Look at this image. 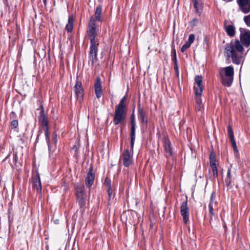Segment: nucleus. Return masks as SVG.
<instances>
[{
    "mask_svg": "<svg viewBox=\"0 0 250 250\" xmlns=\"http://www.w3.org/2000/svg\"><path fill=\"white\" fill-rule=\"evenodd\" d=\"M192 0L193 1V4H194L195 6L196 5L197 1H198V0Z\"/></svg>",
    "mask_w": 250,
    "mask_h": 250,
    "instance_id": "48",
    "label": "nucleus"
},
{
    "mask_svg": "<svg viewBox=\"0 0 250 250\" xmlns=\"http://www.w3.org/2000/svg\"><path fill=\"white\" fill-rule=\"evenodd\" d=\"M130 149L133 152V147L135 141V130L136 126L135 115L134 114V109L130 115Z\"/></svg>",
    "mask_w": 250,
    "mask_h": 250,
    "instance_id": "5",
    "label": "nucleus"
},
{
    "mask_svg": "<svg viewBox=\"0 0 250 250\" xmlns=\"http://www.w3.org/2000/svg\"><path fill=\"white\" fill-rule=\"evenodd\" d=\"M240 40H232L227 43L225 47V53L228 58H231L234 64L239 65L243 62L242 54L244 46L248 47L250 45V30L240 28Z\"/></svg>",
    "mask_w": 250,
    "mask_h": 250,
    "instance_id": "1",
    "label": "nucleus"
},
{
    "mask_svg": "<svg viewBox=\"0 0 250 250\" xmlns=\"http://www.w3.org/2000/svg\"><path fill=\"white\" fill-rule=\"evenodd\" d=\"M87 32L90 38V44H98L99 41H96L97 30L96 26L95 20L93 17L90 19Z\"/></svg>",
    "mask_w": 250,
    "mask_h": 250,
    "instance_id": "4",
    "label": "nucleus"
},
{
    "mask_svg": "<svg viewBox=\"0 0 250 250\" xmlns=\"http://www.w3.org/2000/svg\"><path fill=\"white\" fill-rule=\"evenodd\" d=\"M240 10L244 14L250 12V2L249 0H237Z\"/></svg>",
    "mask_w": 250,
    "mask_h": 250,
    "instance_id": "13",
    "label": "nucleus"
},
{
    "mask_svg": "<svg viewBox=\"0 0 250 250\" xmlns=\"http://www.w3.org/2000/svg\"><path fill=\"white\" fill-rule=\"evenodd\" d=\"M8 221H9V225L13 221V219H11V217H10V215L9 214L8 215Z\"/></svg>",
    "mask_w": 250,
    "mask_h": 250,
    "instance_id": "46",
    "label": "nucleus"
},
{
    "mask_svg": "<svg viewBox=\"0 0 250 250\" xmlns=\"http://www.w3.org/2000/svg\"><path fill=\"white\" fill-rule=\"evenodd\" d=\"M107 192H108V197L109 200L111 199H113L114 198V195H112V188H107Z\"/></svg>",
    "mask_w": 250,
    "mask_h": 250,
    "instance_id": "35",
    "label": "nucleus"
},
{
    "mask_svg": "<svg viewBox=\"0 0 250 250\" xmlns=\"http://www.w3.org/2000/svg\"><path fill=\"white\" fill-rule=\"evenodd\" d=\"M180 212L184 222L187 224L189 220V208L188 205L187 200L184 201L182 203Z\"/></svg>",
    "mask_w": 250,
    "mask_h": 250,
    "instance_id": "9",
    "label": "nucleus"
},
{
    "mask_svg": "<svg viewBox=\"0 0 250 250\" xmlns=\"http://www.w3.org/2000/svg\"><path fill=\"white\" fill-rule=\"evenodd\" d=\"M208 209H209V213L210 214V219H209V222L211 223L212 217L215 215V213L214 212V209L213 207H212L211 205L208 206Z\"/></svg>",
    "mask_w": 250,
    "mask_h": 250,
    "instance_id": "33",
    "label": "nucleus"
},
{
    "mask_svg": "<svg viewBox=\"0 0 250 250\" xmlns=\"http://www.w3.org/2000/svg\"><path fill=\"white\" fill-rule=\"evenodd\" d=\"M99 42L98 44H90L89 51L88 52V59L93 65L98 61V51Z\"/></svg>",
    "mask_w": 250,
    "mask_h": 250,
    "instance_id": "7",
    "label": "nucleus"
},
{
    "mask_svg": "<svg viewBox=\"0 0 250 250\" xmlns=\"http://www.w3.org/2000/svg\"><path fill=\"white\" fill-rule=\"evenodd\" d=\"M203 78L201 76H196L195 78V83L197 86H194L193 89L196 95L201 96L203 90V85L202 84Z\"/></svg>",
    "mask_w": 250,
    "mask_h": 250,
    "instance_id": "10",
    "label": "nucleus"
},
{
    "mask_svg": "<svg viewBox=\"0 0 250 250\" xmlns=\"http://www.w3.org/2000/svg\"><path fill=\"white\" fill-rule=\"evenodd\" d=\"M76 148V150L75 151H77V147H76V145H74L73 146V149H74Z\"/></svg>",
    "mask_w": 250,
    "mask_h": 250,
    "instance_id": "51",
    "label": "nucleus"
},
{
    "mask_svg": "<svg viewBox=\"0 0 250 250\" xmlns=\"http://www.w3.org/2000/svg\"><path fill=\"white\" fill-rule=\"evenodd\" d=\"M33 188L37 190V192H41L42 191V184L40 175L37 173L32 179Z\"/></svg>",
    "mask_w": 250,
    "mask_h": 250,
    "instance_id": "16",
    "label": "nucleus"
},
{
    "mask_svg": "<svg viewBox=\"0 0 250 250\" xmlns=\"http://www.w3.org/2000/svg\"><path fill=\"white\" fill-rule=\"evenodd\" d=\"M231 170L230 168H228L227 170V176L225 178V182L226 186L229 188H232L231 185Z\"/></svg>",
    "mask_w": 250,
    "mask_h": 250,
    "instance_id": "21",
    "label": "nucleus"
},
{
    "mask_svg": "<svg viewBox=\"0 0 250 250\" xmlns=\"http://www.w3.org/2000/svg\"><path fill=\"white\" fill-rule=\"evenodd\" d=\"M244 21L247 25L250 27V15L245 16L244 18Z\"/></svg>",
    "mask_w": 250,
    "mask_h": 250,
    "instance_id": "37",
    "label": "nucleus"
},
{
    "mask_svg": "<svg viewBox=\"0 0 250 250\" xmlns=\"http://www.w3.org/2000/svg\"><path fill=\"white\" fill-rule=\"evenodd\" d=\"M94 90L97 99L100 98L103 94L102 82L99 76L96 77L94 83Z\"/></svg>",
    "mask_w": 250,
    "mask_h": 250,
    "instance_id": "14",
    "label": "nucleus"
},
{
    "mask_svg": "<svg viewBox=\"0 0 250 250\" xmlns=\"http://www.w3.org/2000/svg\"><path fill=\"white\" fill-rule=\"evenodd\" d=\"M209 163L210 165L216 164V155L214 152H211L209 155Z\"/></svg>",
    "mask_w": 250,
    "mask_h": 250,
    "instance_id": "30",
    "label": "nucleus"
},
{
    "mask_svg": "<svg viewBox=\"0 0 250 250\" xmlns=\"http://www.w3.org/2000/svg\"><path fill=\"white\" fill-rule=\"evenodd\" d=\"M41 133H42V131H39L38 132V134L37 135V138H36V142H37L39 141V136L40 135V134Z\"/></svg>",
    "mask_w": 250,
    "mask_h": 250,
    "instance_id": "45",
    "label": "nucleus"
},
{
    "mask_svg": "<svg viewBox=\"0 0 250 250\" xmlns=\"http://www.w3.org/2000/svg\"><path fill=\"white\" fill-rule=\"evenodd\" d=\"M95 173L93 172V167L91 165L85 179V186L88 188L91 187L93 185Z\"/></svg>",
    "mask_w": 250,
    "mask_h": 250,
    "instance_id": "11",
    "label": "nucleus"
},
{
    "mask_svg": "<svg viewBox=\"0 0 250 250\" xmlns=\"http://www.w3.org/2000/svg\"><path fill=\"white\" fill-rule=\"evenodd\" d=\"M9 117H10V119L11 120L18 119L17 115L14 111H12L10 112V115H9Z\"/></svg>",
    "mask_w": 250,
    "mask_h": 250,
    "instance_id": "38",
    "label": "nucleus"
},
{
    "mask_svg": "<svg viewBox=\"0 0 250 250\" xmlns=\"http://www.w3.org/2000/svg\"><path fill=\"white\" fill-rule=\"evenodd\" d=\"M195 36L194 34H191L189 35V36L188 37V41L187 42H187L188 44L191 45V44L195 40Z\"/></svg>",
    "mask_w": 250,
    "mask_h": 250,
    "instance_id": "34",
    "label": "nucleus"
},
{
    "mask_svg": "<svg viewBox=\"0 0 250 250\" xmlns=\"http://www.w3.org/2000/svg\"><path fill=\"white\" fill-rule=\"evenodd\" d=\"M74 18L73 15L69 16L68 19V22L66 25L65 29L67 32H72L73 29Z\"/></svg>",
    "mask_w": 250,
    "mask_h": 250,
    "instance_id": "19",
    "label": "nucleus"
},
{
    "mask_svg": "<svg viewBox=\"0 0 250 250\" xmlns=\"http://www.w3.org/2000/svg\"><path fill=\"white\" fill-rule=\"evenodd\" d=\"M77 202L82 211H84L85 208L86 198L77 199Z\"/></svg>",
    "mask_w": 250,
    "mask_h": 250,
    "instance_id": "26",
    "label": "nucleus"
},
{
    "mask_svg": "<svg viewBox=\"0 0 250 250\" xmlns=\"http://www.w3.org/2000/svg\"><path fill=\"white\" fill-rule=\"evenodd\" d=\"M18 155L17 152H14L13 157V162L16 166L18 161Z\"/></svg>",
    "mask_w": 250,
    "mask_h": 250,
    "instance_id": "43",
    "label": "nucleus"
},
{
    "mask_svg": "<svg viewBox=\"0 0 250 250\" xmlns=\"http://www.w3.org/2000/svg\"><path fill=\"white\" fill-rule=\"evenodd\" d=\"M165 151L167 152L169 156H172V151L170 147V142L169 140H166L164 144Z\"/></svg>",
    "mask_w": 250,
    "mask_h": 250,
    "instance_id": "22",
    "label": "nucleus"
},
{
    "mask_svg": "<svg viewBox=\"0 0 250 250\" xmlns=\"http://www.w3.org/2000/svg\"><path fill=\"white\" fill-rule=\"evenodd\" d=\"M211 168L212 170L213 175L214 177H218V170L216 167V164L210 165Z\"/></svg>",
    "mask_w": 250,
    "mask_h": 250,
    "instance_id": "31",
    "label": "nucleus"
},
{
    "mask_svg": "<svg viewBox=\"0 0 250 250\" xmlns=\"http://www.w3.org/2000/svg\"><path fill=\"white\" fill-rule=\"evenodd\" d=\"M171 54L172 56V61L174 63V66L178 65V61L176 56V51L175 48V46L173 44L171 45Z\"/></svg>",
    "mask_w": 250,
    "mask_h": 250,
    "instance_id": "24",
    "label": "nucleus"
},
{
    "mask_svg": "<svg viewBox=\"0 0 250 250\" xmlns=\"http://www.w3.org/2000/svg\"><path fill=\"white\" fill-rule=\"evenodd\" d=\"M104 184L106 185L107 188H108L109 187L111 188V180L107 177H106L104 180Z\"/></svg>",
    "mask_w": 250,
    "mask_h": 250,
    "instance_id": "40",
    "label": "nucleus"
},
{
    "mask_svg": "<svg viewBox=\"0 0 250 250\" xmlns=\"http://www.w3.org/2000/svg\"><path fill=\"white\" fill-rule=\"evenodd\" d=\"M126 96H124L116 105L113 117L114 125L123 124L126 116L127 110L125 104Z\"/></svg>",
    "mask_w": 250,
    "mask_h": 250,
    "instance_id": "2",
    "label": "nucleus"
},
{
    "mask_svg": "<svg viewBox=\"0 0 250 250\" xmlns=\"http://www.w3.org/2000/svg\"><path fill=\"white\" fill-rule=\"evenodd\" d=\"M230 141L231 143L232 147L234 153H238V150L237 147L236 143L235 140V138L230 139Z\"/></svg>",
    "mask_w": 250,
    "mask_h": 250,
    "instance_id": "29",
    "label": "nucleus"
},
{
    "mask_svg": "<svg viewBox=\"0 0 250 250\" xmlns=\"http://www.w3.org/2000/svg\"><path fill=\"white\" fill-rule=\"evenodd\" d=\"M225 30L227 35L230 37H233L235 35V27L233 25H229L225 26L224 27Z\"/></svg>",
    "mask_w": 250,
    "mask_h": 250,
    "instance_id": "18",
    "label": "nucleus"
},
{
    "mask_svg": "<svg viewBox=\"0 0 250 250\" xmlns=\"http://www.w3.org/2000/svg\"><path fill=\"white\" fill-rule=\"evenodd\" d=\"M198 23V21L197 19H193L190 22V25L191 27H194L197 25Z\"/></svg>",
    "mask_w": 250,
    "mask_h": 250,
    "instance_id": "42",
    "label": "nucleus"
},
{
    "mask_svg": "<svg viewBox=\"0 0 250 250\" xmlns=\"http://www.w3.org/2000/svg\"><path fill=\"white\" fill-rule=\"evenodd\" d=\"M76 97L80 103H82L83 99L84 90L81 82L77 81L74 86Z\"/></svg>",
    "mask_w": 250,
    "mask_h": 250,
    "instance_id": "8",
    "label": "nucleus"
},
{
    "mask_svg": "<svg viewBox=\"0 0 250 250\" xmlns=\"http://www.w3.org/2000/svg\"><path fill=\"white\" fill-rule=\"evenodd\" d=\"M52 141L55 145H56L57 144V134L55 131L53 132Z\"/></svg>",
    "mask_w": 250,
    "mask_h": 250,
    "instance_id": "41",
    "label": "nucleus"
},
{
    "mask_svg": "<svg viewBox=\"0 0 250 250\" xmlns=\"http://www.w3.org/2000/svg\"><path fill=\"white\" fill-rule=\"evenodd\" d=\"M137 116L140 123L147 125L148 124V113L142 107L140 101L137 106Z\"/></svg>",
    "mask_w": 250,
    "mask_h": 250,
    "instance_id": "6",
    "label": "nucleus"
},
{
    "mask_svg": "<svg viewBox=\"0 0 250 250\" xmlns=\"http://www.w3.org/2000/svg\"><path fill=\"white\" fill-rule=\"evenodd\" d=\"M190 45L187 42H186L181 47V51L182 53H184L188 48Z\"/></svg>",
    "mask_w": 250,
    "mask_h": 250,
    "instance_id": "39",
    "label": "nucleus"
},
{
    "mask_svg": "<svg viewBox=\"0 0 250 250\" xmlns=\"http://www.w3.org/2000/svg\"><path fill=\"white\" fill-rule=\"evenodd\" d=\"M233 77L225 76L222 79V83L225 86L230 87L233 82Z\"/></svg>",
    "mask_w": 250,
    "mask_h": 250,
    "instance_id": "20",
    "label": "nucleus"
},
{
    "mask_svg": "<svg viewBox=\"0 0 250 250\" xmlns=\"http://www.w3.org/2000/svg\"><path fill=\"white\" fill-rule=\"evenodd\" d=\"M193 7L195 9L196 12L198 14L199 16H200L203 12V6L202 5V4H200L199 2L197 1L195 6L194 4H193Z\"/></svg>",
    "mask_w": 250,
    "mask_h": 250,
    "instance_id": "27",
    "label": "nucleus"
},
{
    "mask_svg": "<svg viewBox=\"0 0 250 250\" xmlns=\"http://www.w3.org/2000/svg\"><path fill=\"white\" fill-rule=\"evenodd\" d=\"M123 164L125 167H128L132 163V154L128 149L124 150L123 154Z\"/></svg>",
    "mask_w": 250,
    "mask_h": 250,
    "instance_id": "12",
    "label": "nucleus"
},
{
    "mask_svg": "<svg viewBox=\"0 0 250 250\" xmlns=\"http://www.w3.org/2000/svg\"><path fill=\"white\" fill-rule=\"evenodd\" d=\"M11 153H9L7 156L5 157V158L4 159V160H5L8 159V158L10 156Z\"/></svg>",
    "mask_w": 250,
    "mask_h": 250,
    "instance_id": "50",
    "label": "nucleus"
},
{
    "mask_svg": "<svg viewBox=\"0 0 250 250\" xmlns=\"http://www.w3.org/2000/svg\"><path fill=\"white\" fill-rule=\"evenodd\" d=\"M174 70L176 73L177 76H179V66L178 65L174 66Z\"/></svg>",
    "mask_w": 250,
    "mask_h": 250,
    "instance_id": "44",
    "label": "nucleus"
},
{
    "mask_svg": "<svg viewBox=\"0 0 250 250\" xmlns=\"http://www.w3.org/2000/svg\"><path fill=\"white\" fill-rule=\"evenodd\" d=\"M225 74L226 77H233L234 69L232 66H229L225 68Z\"/></svg>",
    "mask_w": 250,
    "mask_h": 250,
    "instance_id": "25",
    "label": "nucleus"
},
{
    "mask_svg": "<svg viewBox=\"0 0 250 250\" xmlns=\"http://www.w3.org/2000/svg\"><path fill=\"white\" fill-rule=\"evenodd\" d=\"M10 125L11 126V128L12 129L14 130H18V126H19V122L18 120H11V122L10 123Z\"/></svg>",
    "mask_w": 250,
    "mask_h": 250,
    "instance_id": "28",
    "label": "nucleus"
},
{
    "mask_svg": "<svg viewBox=\"0 0 250 250\" xmlns=\"http://www.w3.org/2000/svg\"><path fill=\"white\" fill-rule=\"evenodd\" d=\"M102 7L101 5H98L96 9L95 12V19L94 20L96 21H102V20L101 18V14H102Z\"/></svg>",
    "mask_w": 250,
    "mask_h": 250,
    "instance_id": "23",
    "label": "nucleus"
},
{
    "mask_svg": "<svg viewBox=\"0 0 250 250\" xmlns=\"http://www.w3.org/2000/svg\"><path fill=\"white\" fill-rule=\"evenodd\" d=\"M227 130H228V135L229 136V138L230 139L234 138V136L233 131L231 126L230 125H229L228 126Z\"/></svg>",
    "mask_w": 250,
    "mask_h": 250,
    "instance_id": "32",
    "label": "nucleus"
},
{
    "mask_svg": "<svg viewBox=\"0 0 250 250\" xmlns=\"http://www.w3.org/2000/svg\"><path fill=\"white\" fill-rule=\"evenodd\" d=\"M43 0V2L45 6L46 5V4H47V0Z\"/></svg>",
    "mask_w": 250,
    "mask_h": 250,
    "instance_id": "49",
    "label": "nucleus"
},
{
    "mask_svg": "<svg viewBox=\"0 0 250 250\" xmlns=\"http://www.w3.org/2000/svg\"><path fill=\"white\" fill-rule=\"evenodd\" d=\"M75 195L77 199L86 198V193L83 186L77 183L75 185Z\"/></svg>",
    "mask_w": 250,
    "mask_h": 250,
    "instance_id": "15",
    "label": "nucleus"
},
{
    "mask_svg": "<svg viewBox=\"0 0 250 250\" xmlns=\"http://www.w3.org/2000/svg\"><path fill=\"white\" fill-rule=\"evenodd\" d=\"M59 220L58 219H56V220H55L54 221V223L55 224H59Z\"/></svg>",
    "mask_w": 250,
    "mask_h": 250,
    "instance_id": "47",
    "label": "nucleus"
},
{
    "mask_svg": "<svg viewBox=\"0 0 250 250\" xmlns=\"http://www.w3.org/2000/svg\"><path fill=\"white\" fill-rule=\"evenodd\" d=\"M213 194H214L213 193H211V196H210V198L209 203L208 204V206L211 205L213 207L214 205H216L217 204V202L216 201H215V202L213 201V198H214V195Z\"/></svg>",
    "mask_w": 250,
    "mask_h": 250,
    "instance_id": "36",
    "label": "nucleus"
},
{
    "mask_svg": "<svg viewBox=\"0 0 250 250\" xmlns=\"http://www.w3.org/2000/svg\"><path fill=\"white\" fill-rule=\"evenodd\" d=\"M201 96L196 95L195 100L196 102L195 110L199 113V114L202 115L204 112V108L202 103V100L201 98Z\"/></svg>",
    "mask_w": 250,
    "mask_h": 250,
    "instance_id": "17",
    "label": "nucleus"
},
{
    "mask_svg": "<svg viewBox=\"0 0 250 250\" xmlns=\"http://www.w3.org/2000/svg\"><path fill=\"white\" fill-rule=\"evenodd\" d=\"M40 114L38 117L39 123L40 125L42 126L43 129L44 130L45 140L48 146L49 154L50 155L52 154V152L51 151V146L50 142L48 119L47 117L45 114L44 109L43 105H41L40 106Z\"/></svg>",
    "mask_w": 250,
    "mask_h": 250,
    "instance_id": "3",
    "label": "nucleus"
}]
</instances>
